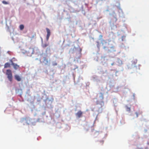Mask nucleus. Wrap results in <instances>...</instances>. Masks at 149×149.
<instances>
[{"label":"nucleus","mask_w":149,"mask_h":149,"mask_svg":"<svg viewBox=\"0 0 149 149\" xmlns=\"http://www.w3.org/2000/svg\"><path fill=\"white\" fill-rule=\"evenodd\" d=\"M100 41L101 43H100L98 41L97 42V47L99 49L101 46V44H102V46L103 47V48L104 49H105L107 47L106 46V44L107 43V41L103 39H102Z\"/></svg>","instance_id":"f257e3e1"},{"label":"nucleus","mask_w":149,"mask_h":149,"mask_svg":"<svg viewBox=\"0 0 149 149\" xmlns=\"http://www.w3.org/2000/svg\"><path fill=\"white\" fill-rule=\"evenodd\" d=\"M6 74L7 76V78L8 80L10 81H12L13 79V76L11 70H7Z\"/></svg>","instance_id":"f03ea898"},{"label":"nucleus","mask_w":149,"mask_h":149,"mask_svg":"<svg viewBox=\"0 0 149 149\" xmlns=\"http://www.w3.org/2000/svg\"><path fill=\"white\" fill-rule=\"evenodd\" d=\"M26 54L28 56H31L34 53V49L32 47H30L26 51Z\"/></svg>","instance_id":"7ed1b4c3"},{"label":"nucleus","mask_w":149,"mask_h":149,"mask_svg":"<svg viewBox=\"0 0 149 149\" xmlns=\"http://www.w3.org/2000/svg\"><path fill=\"white\" fill-rule=\"evenodd\" d=\"M47 32V35L46 36V40L47 41H48L49 39V37L51 35V32L50 31V30L48 28H47L46 29Z\"/></svg>","instance_id":"20e7f679"},{"label":"nucleus","mask_w":149,"mask_h":149,"mask_svg":"<svg viewBox=\"0 0 149 149\" xmlns=\"http://www.w3.org/2000/svg\"><path fill=\"white\" fill-rule=\"evenodd\" d=\"M11 61L12 62V65L13 66L14 68L16 70L19 68V65L13 63L12 61L11 60Z\"/></svg>","instance_id":"39448f33"},{"label":"nucleus","mask_w":149,"mask_h":149,"mask_svg":"<svg viewBox=\"0 0 149 149\" xmlns=\"http://www.w3.org/2000/svg\"><path fill=\"white\" fill-rule=\"evenodd\" d=\"M82 113L81 111H79L76 114V115L78 118H79L82 116Z\"/></svg>","instance_id":"423d86ee"},{"label":"nucleus","mask_w":149,"mask_h":149,"mask_svg":"<svg viewBox=\"0 0 149 149\" xmlns=\"http://www.w3.org/2000/svg\"><path fill=\"white\" fill-rule=\"evenodd\" d=\"M43 62L44 63L45 65H47L48 63V58H47L46 57H44Z\"/></svg>","instance_id":"0eeeda50"},{"label":"nucleus","mask_w":149,"mask_h":149,"mask_svg":"<svg viewBox=\"0 0 149 149\" xmlns=\"http://www.w3.org/2000/svg\"><path fill=\"white\" fill-rule=\"evenodd\" d=\"M15 78L18 81H19L21 80V78L20 77L17 75H16L15 76Z\"/></svg>","instance_id":"6e6552de"},{"label":"nucleus","mask_w":149,"mask_h":149,"mask_svg":"<svg viewBox=\"0 0 149 149\" xmlns=\"http://www.w3.org/2000/svg\"><path fill=\"white\" fill-rule=\"evenodd\" d=\"M10 64L8 63H6L4 64V67L5 68H10Z\"/></svg>","instance_id":"1a4fd4ad"},{"label":"nucleus","mask_w":149,"mask_h":149,"mask_svg":"<svg viewBox=\"0 0 149 149\" xmlns=\"http://www.w3.org/2000/svg\"><path fill=\"white\" fill-rule=\"evenodd\" d=\"M48 45V44L47 43L42 44V47L45 48Z\"/></svg>","instance_id":"9d476101"},{"label":"nucleus","mask_w":149,"mask_h":149,"mask_svg":"<svg viewBox=\"0 0 149 149\" xmlns=\"http://www.w3.org/2000/svg\"><path fill=\"white\" fill-rule=\"evenodd\" d=\"M24 28V26L22 24L20 25L19 26V28L21 30H22Z\"/></svg>","instance_id":"9b49d317"},{"label":"nucleus","mask_w":149,"mask_h":149,"mask_svg":"<svg viewBox=\"0 0 149 149\" xmlns=\"http://www.w3.org/2000/svg\"><path fill=\"white\" fill-rule=\"evenodd\" d=\"M2 3L3 4H9V3L6 2V1H2Z\"/></svg>","instance_id":"f8f14e48"},{"label":"nucleus","mask_w":149,"mask_h":149,"mask_svg":"<svg viewBox=\"0 0 149 149\" xmlns=\"http://www.w3.org/2000/svg\"><path fill=\"white\" fill-rule=\"evenodd\" d=\"M126 110L127 111H130L131 110L130 108L127 107H126Z\"/></svg>","instance_id":"ddd939ff"},{"label":"nucleus","mask_w":149,"mask_h":149,"mask_svg":"<svg viewBox=\"0 0 149 149\" xmlns=\"http://www.w3.org/2000/svg\"><path fill=\"white\" fill-rule=\"evenodd\" d=\"M57 65V63L56 62H53L52 63V65L53 66H56Z\"/></svg>","instance_id":"4468645a"},{"label":"nucleus","mask_w":149,"mask_h":149,"mask_svg":"<svg viewBox=\"0 0 149 149\" xmlns=\"http://www.w3.org/2000/svg\"><path fill=\"white\" fill-rule=\"evenodd\" d=\"M100 143L101 144V145H102L104 143V141H100Z\"/></svg>","instance_id":"2eb2a0df"},{"label":"nucleus","mask_w":149,"mask_h":149,"mask_svg":"<svg viewBox=\"0 0 149 149\" xmlns=\"http://www.w3.org/2000/svg\"><path fill=\"white\" fill-rule=\"evenodd\" d=\"M135 113L136 115V117H138V114L137 112H136Z\"/></svg>","instance_id":"dca6fc26"},{"label":"nucleus","mask_w":149,"mask_h":149,"mask_svg":"<svg viewBox=\"0 0 149 149\" xmlns=\"http://www.w3.org/2000/svg\"><path fill=\"white\" fill-rule=\"evenodd\" d=\"M102 35H100L99 36V38H102Z\"/></svg>","instance_id":"f3484780"},{"label":"nucleus","mask_w":149,"mask_h":149,"mask_svg":"<svg viewBox=\"0 0 149 149\" xmlns=\"http://www.w3.org/2000/svg\"><path fill=\"white\" fill-rule=\"evenodd\" d=\"M111 65H113V63L111 64Z\"/></svg>","instance_id":"a211bd4d"}]
</instances>
